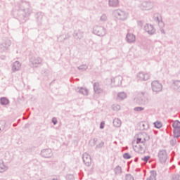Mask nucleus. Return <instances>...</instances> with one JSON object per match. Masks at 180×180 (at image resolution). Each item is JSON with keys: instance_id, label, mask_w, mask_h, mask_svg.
Segmentation results:
<instances>
[{"instance_id": "obj_1", "label": "nucleus", "mask_w": 180, "mask_h": 180, "mask_svg": "<svg viewBox=\"0 0 180 180\" xmlns=\"http://www.w3.org/2000/svg\"><path fill=\"white\" fill-rule=\"evenodd\" d=\"M31 13L30 3L23 0H21L20 3H16L13 9V15L20 23H26V20Z\"/></svg>"}, {"instance_id": "obj_2", "label": "nucleus", "mask_w": 180, "mask_h": 180, "mask_svg": "<svg viewBox=\"0 0 180 180\" xmlns=\"http://www.w3.org/2000/svg\"><path fill=\"white\" fill-rule=\"evenodd\" d=\"M113 15L119 20H126V19H127V18L129 17V13L120 9L115 10L113 12Z\"/></svg>"}, {"instance_id": "obj_3", "label": "nucleus", "mask_w": 180, "mask_h": 180, "mask_svg": "<svg viewBox=\"0 0 180 180\" xmlns=\"http://www.w3.org/2000/svg\"><path fill=\"white\" fill-rule=\"evenodd\" d=\"M93 33L100 37H103L106 35L107 30L103 26L95 25L93 28Z\"/></svg>"}, {"instance_id": "obj_4", "label": "nucleus", "mask_w": 180, "mask_h": 180, "mask_svg": "<svg viewBox=\"0 0 180 180\" xmlns=\"http://www.w3.org/2000/svg\"><path fill=\"white\" fill-rule=\"evenodd\" d=\"M30 63L33 68H37L39 65H41L43 63V58L39 56H32L30 58Z\"/></svg>"}, {"instance_id": "obj_5", "label": "nucleus", "mask_w": 180, "mask_h": 180, "mask_svg": "<svg viewBox=\"0 0 180 180\" xmlns=\"http://www.w3.org/2000/svg\"><path fill=\"white\" fill-rule=\"evenodd\" d=\"M158 158L160 164H165L168 160V153L167 150L162 149L158 151Z\"/></svg>"}, {"instance_id": "obj_6", "label": "nucleus", "mask_w": 180, "mask_h": 180, "mask_svg": "<svg viewBox=\"0 0 180 180\" xmlns=\"http://www.w3.org/2000/svg\"><path fill=\"white\" fill-rule=\"evenodd\" d=\"M151 89L153 92L158 94V92H161V91H162V84L157 80L153 81L151 83Z\"/></svg>"}, {"instance_id": "obj_7", "label": "nucleus", "mask_w": 180, "mask_h": 180, "mask_svg": "<svg viewBox=\"0 0 180 180\" xmlns=\"http://www.w3.org/2000/svg\"><path fill=\"white\" fill-rule=\"evenodd\" d=\"M137 78L139 81H148L151 78L150 72H140L137 75Z\"/></svg>"}, {"instance_id": "obj_8", "label": "nucleus", "mask_w": 180, "mask_h": 180, "mask_svg": "<svg viewBox=\"0 0 180 180\" xmlns=\"http://www.w3.org/2000/svg\"><path fill=\"white\" fill-rule=\"evenodd\" d=\"M143 30L150 36H153V34L155 33V28H154V25L151 24H146L143 27Z\"/></svg>"}, {"instance_id": "obj_9", "label": "nucleus", "mask_w": 180, "mask_h": 180, "mask_svg": "<svg viewBox=\"0 0 180 180\" xmlns=\"http://www.w3.org/2000/svg\"><path fill=\"white\" fill-rule=\"evenodd\" d=\"M11 44H12V42L9 39H7L4 41L2 44H0V53H4V51H6V50L9 49Z\"/></svg>"}, {"instance_id": "obj_10", "label": "nucleus", "mask_w": 180, "mask_h": 180, "mask_svg": "<svg viewBox=\"0 0 180 180\" xmlns=\"http://www.w3.org/2000/svg\"><path fill=\"white\" fill-rule=\"evenodd\" d=\"M154 5L151 1H143L140 5V8L142 11H150V9H153Z\"/></svg>"}, {"instance_id": "obj_11", "label": "nucleus", "mask_w": 180, "mask_h": 180, "mask_svg": "<svg viewBox=\"0 0 180 180\" xmlns=\"http://www.w3.org/2000/svg\"><path fill=\"white\" fill-rule=\"evenodd\" d=\"M82 160L86 167L91 166L92 160L91 159V155H89L88 153H85L83 154Z\"/></svg>"}, {"instance_id": "obj_12", "label": "nucleus", "mask_w": 180, "mask_h": 180, "mask_svg": "<svg viewBox=\"0 0 180 180\" xmlns=\"http://www.w3.org/2000/svg\"><path fill=\"white\" fill-rule=\"evenodd\" d=\"M122 79H123L122 76H117L111 79V83L114 84V86H119L122 85Z\"/></svg>"}, {"instance_id": "obj_13", "label": "nucleus", "mask_w": 180, "mask_h": 180, "mask_svg": "<svg viewBox=\"0 0 180 180\" xmlns=\"http://www.w3.org/2000/svg\"><path fill=\"white\" fill-rule=\"evenodd\" d=\"M41 155L44 158H50L53 155V153L51 152V149L47 148V149H44L41 152Z\"/></svg>"}, {"instance_id": "obj_14", "label": "nucleus", "mask_w": 180, "mask_h": 180, "mask_svg": "<svg viewBox=\"0 0 180 180\" xmlns=\"http://www.w3.org/2000/svg\"><path fill=\"white\" fill-rule=\"evenodd\" d=\"M72 37H74V39H75V40H81V39L84 37V32L79 30H75L72 34Z\"/></svg>"}, {"instance_id": "obj_15", "label": "nucleus", "mask_w": 180, "mask_h": 180, "mask_svg": "<svg viewBox=\"0 0 180 180\" xmlns=\"http://www.w3.org/2000/svg\"><path fill=\"white\" fill-rule=\"evenodd\" d=\"M22 64H20V62L16 60L11 65V71H13V72H16V71H19V70H20Z\"/></svg>"}, {"instance_id": "obj_16", "label": "nucleus", "mask_w": 180, "mask_h": 180, "mask_svg": "<svg viewBox=\"0 0 180 180\" xmlns=\"http://www.w3.org/2000/svg\"><path fill=\"white\" fill-rule=\"evenodd\" d=\"M93 86H94V91L95 94H99L103 92V89H102V87H101V84H99V83L95 82L93 84Z\"/></svg>"}, {"instance_id": "obj_17", "label": "nucleus", "mask_w": 180, "mask_h": 180, "mask_svg": "<svg viewBox=\"0 0 180 180\" xmlns=\"http://www.w3.org/2000/svg\"><path fill=\"white\" fill-rule=\"evenodd\" d=\"M126 40L127 43H134V41H136V36L131 33H127Z\"/></svg>"}, {"instance_id": "obj_18", "label": "nucleus", "mask_w": 180, "mask_h": 180, "mask_svg": "<svg viewBox=\"0 0 180 180\" xmlns=\"http://www.w3.org/2000/svg\"><path fill=\"white\" fill-rule=\"evenodd\" d=\"M76 92H78L79 94L84 96L88 95V89L84 87H77L76 89Z\"/></svg>"}, {"instance_id": "obj_19", "label": "nucleus", "mask_w": 180, "mask_h": 180, "mask_svg": "<svg viewBox=\"0 0 180 180\" xmlns=\"http://www.w3.org/2000/svg\"><path fill=\"white\" fill-rule=\"evenodd\" d=\"M172 86L174 91H176L177 92H180V81L179 80H174Z\"/></svg>"}, {"instance_id": "obj_20", "label": "nucleus", "mask_w": 180, "mask_h": 180, "mask_svg": "<svg viewBox=\"0 0 180 180\" xmlns=\"http://www.w3.org/2000/svg\"><path fill=\"white\" fill-rule=\"evenodd\" d=\"M108 5L112 8L119 6V0H108Z\"/></svg>"}, {"instance_id": "obj_21", "label": "nucleus", "mask_w": 180, "mask_h": 180, "mask_svg": "<svg viewBox=\"0 0 180 180\" xmlns=\"http://www.w3.org/2000/svg\"><path fill=\"white\" fill-rule=\"evenodd\" d=\"M5 171H8V167L5 165L4 160H0V172H5Z\"/></svg>"}, {"instance_id": "obj_22", "label": "nucleus", "mask_w": 180, "mask_h": 180, "mask_svg": "<svg viewBox=\"0 0 180 180\" xmlns=\"http://www.w3.org/2000/svg\"><path fill=\"white\" fill-rule=\"evenodd\" d=\"M112 123L115 127H120L122 126V121L119 118H115Z\"/></svg>"}, {"instance_id": "obj_23", "label": "nucleus", "mask_w": 180, "mask_h": 180, "mask_svg": "<svg viewBox=\"0 0 180 180\" xmlns=\"http://www.w3.org/2000/svg\"><path fill=\"white\" fill-rule=\"evenodd\" d=\"M9 99H8V98L6 97H1L0 98V103L2 105H9Z\"/></svg>"}, {"instance_id": "obj_24", "label": "nucleus", "mask_w": 180, "mask_h": 180, "mask_svg": "<svg viewBox=\"0 0 180 180\" xmlns=\"http://www.w3.org/2000/svg\"><path fill=\"white\" fill-rule=\"evenodd\" d=\"M127 98V94L124 92H120L117 94V98L121 99V101H123V99H126Z\"/></svg>"}, {"instance_id": "obj_25", "label": "nucleus", "mask_w": 180, "mask_h": 180, "mask_svg": "<svg viewBox=\"0 0 180 180\" xmlns=\"http://www.w3.org/2000/svg\"><path fill=\"white\" fill-rule=\"evenodd\" d=\"M173 133H174V137L175 139H179V137H180V128L174 129Z\"/></svg>"}, {"instance_id": "obj_26", "label": "nucleus", "mask_w": 180, "mask_h": 180, "mask_svg": "<svg viewBox=\"0 0 180 180\" xmlns=\"http://www.w3.org/2000/svg\"><path fill=\"white\" fill-rule=\"evenodd\" d=\"M115 175H122V167L117 165L114 169Z\"/></svg>"}, {"instance_id": "obj_27", "label": "nucleus", "mask_w": 180, "mask_h": 180, "mask_svg": "<svg viewBox=\"0 0 180 180\" xmlns=\"http://www.w3.org/2000/svg\"><path fill=\"white\" fill-rule=\"evenodd\" d=\"M141 136L143 138L144 143H146V141H148V140H150V135H148L147 133H142L141 134Z\"/></svg>"}, {"instance_id": "obj_28", "label": "nucleus", "mask_w": 180, "mask_h": 180, "mask_svg": "<svg viewBox=\"0 0 180 180\" xmlns=\"http://www.w3.org/2000/svg\"><path fill=\"white\" fill-rule=\"evenodd\" d=\"M155 176H157V172L155 170L150 171V176H149V180H156Z\"/></svg>"}, {"instance_id": "obj_29", "label": "nucleus", "mask_w": 180, "mask_h": 180, "mask_svg": "<svg viewBox=\"0 0 180 180\" xmlns=\"http://www.w3.org/2000/svg\"><path fill=\"white\" fill-rule=\"evenodd\" d=\"M173 129H180V122L175 120L172 124Z\"/></svg>"}, {"instance_id": "obj_30", "label": "nucleus", "mask_w": 180, "mask_h": 180, "mask_svg": "<svg viewBox=\"0 0 180 180\" xmlns=\"http://www.w3.org/2000/svg\"><path fill=\"white\" fill-rule=\"evenodd\" d=\"M112 109L114 112H119L120 110V105L119 104H113L112 105Z\"/></svg>"}, {"instance_id": "obj_31", "label": "nucleus", "mask_w": 180, "mask_h": 180, "mask_svg": "<svg viewBox=\"0 0 180 180\" xmlns=\"http://www.w3.org/2000/svg\"><path fill=\"white\" fill-rule=\"evenodd\" d=\"M77 70H79V71H86V70H88V65H81L80 66L77 67Z\"/></svg>"}, {"instance_id": "obj_32", "label": "nucleus", "mask_w": 180, "mask_h": 180, "mask_svg": "<svg viewBox=\"0 0 180 180\" xmlns=\"http://www.w3.org/2000/svg\"><path fill=\"white\" fill-rule=\"evenodd\" d=\"M104 146H105V142L101 141L96 146L95 150H101V148H103Z\"/></svg>"}, {"instance_id": "obj_33", "label": "nucleus", "mask_w": 180, "mask_h": 180, "mask_svg": "<svg viewBox=\"0 0 180 180\" xmlns=\"http://www.w3.org/2000/svg\"><path fill=\"white\" fill-rule=\"evenodd\" d=\"M141 126L143 127V130H148V129H150V124H148L147 122L141 123Z\"/></svg>"}, {"instance_id": "obj_34", "label": "nucleus", "mask_w": 180, "mask_h": 180, "mask_svg": "<svg viewBox=\"0 0 180 180\" xmlns=\"http://www.w3.org/2000/svg\"><path fill=\"white\" fill-rule=\"evenodd\" d=\"M153 124L156 129H161L162 127V123H161V122L157 121L154 122Z\"/></svg>"}, {"instance_id": "obj_35", "label": "nucleus", "mask_w": 180, "mask_h": 180, "mask_svg": "<svg viewBox=\"0 0 180 180\" xmlns=\"http://www.w3.org/2000/svg\"><path fill=\"white\" fill-rule=\"evenodd\" d=\"M100 20L101 22H106V20H108V15H106V14H102Z\"/></svg>"}, {"instance_id": "obj_36", "label": "nucleus", "mask_w": 180, "mask_h": 180, "mask_svg": "<svg viewBox=\"0 0 180 180\" xmlns=\"http://www.w3.org/2000/svg\"><path fill=\"white\" fill-rule=\"evenodd\" d=\"M144 141H143V139L142 138V136L141 138H137L136 139V144H143V146H144Z\"/></svg>"}, {"instance_id": "obj_37", "label": "nucleus", "mask_w": 180, "mask_h": 180, "mask_svg": "<svg viewBox=\"0 0 180 180\" xmlns=\"http://www.w3.org/2000/svg\"><path fill=\"white\" fill-rule=\"evenodd\" d=\"M123 158H124V160H130V158H131V155H130V153H125L123 155Z\"/></svg>"}, {"instance_id": "obj_38", "label": "nucleus", "mask_w": 180, "mask_h": 180, "mask_svg": "<svg viewBox=\"0 0 180 180\" xmlns=\"http://www.w3.org/2000/svg\"><path fill=\"white\" fill-rule=\"evenodd\" d=\"M134 112H141V111L144 110V108H143V107H135L134 108Z\"/></svg>"}, {"instance_id": "obj_39", "label": "nucleus", "mask_w": 180, "mask_h": 180, "mask_svg": "<svg viewBox=\"0 0 180 180\" xmlns=\"http://www.w3.org/2000/svg\"><path fill=\"white\" fill-rule=\"evenodd\" d=\"M125 180H134V177L131 174H126Z\"/></svg>"}, {"instance_id": "obj_40", "label": "nucleus", "mask_w": 180, "mask_h": 180, "mask_svg": "<svg viewBox=\"0 0 180 180\" xmlns=\"http://www.w3.org/2000/svg\"><path fill=\"white\" fill-rule=\"evenodd\" d=\"M138 145L136 146V147H138V148L140 149V151H144V143L143 145L140 144V143H137Z\"/></svg>"}, {"instance_id": "obj_41", "label": "nucleus", "mask_w": 180, "mask_h": 180, "mask_svg": "<svg viewBox=\"0 0 180 180\" xmlns=\"http://www.w3.org/2000/svg\"><path fill=\"white\" fill-rule=\"evenodd\" d=\"M172 180H180L179 174H174L172 176Z\"/></svg>"}, {"instance_id": "obj_42", "label": "nucleus", "mask_w": 180, "mask_h": 180, "mask_svg": "<svg viewBox=\"0 0 180 180\" xmlns=\"http://www.w3.org/2000/svg\"><path fill=\"white\" fill-rule=\"evenodd\" d=\"M66 180H74V175H72V174H68L66 176Z\"/></svg>"}, {"instance_id": "obj_43", "label": "nucleus", "mask_w": 180, "mask_h": 180, "mask_svg": "<svg viewBox=\"0 0 180 180\" xmlns=\"http://www.w3.org/2000/svg\"><path fill=\"white\" fill-rule=\"evenodd\" d=\"M150 160V156H145L142 158V161H144L145 162H147Z\"/></svg>"}, {"instance_id": "obj_44", "label": "nucleus", "mask_w": 180, "mask_h": 180, "mask_svg": "<svg viewBox=\"0 0 180 180\" xmlns=\"http://www.w3.org/2000/svg\"><path fill=\"white\" fill-rule=\"evenodd\" d=\"M70 37H71V35L70 34H66L65 35V37H63V40H68V39H70Z\"/></svg>"}, {"instance_id": "obj_45", "label": "nucleus", "mask_w": 180, "mask_h": 180, "mask_svg": "<svg viewBox=\"0 0 180 180\" xmlns=\"http://www.w3.org/2000/svg\"><path fill=\"white\" fill-rule=\"evenodd\" d=\"M41 19H43V15H39V17L37 18V22H39V23L41 22Z\"/></svg>"}, {"instance_id": "obj_46", "label": "nucleus", "mask_w": 180, "mask_h": 180, "mask_svg": "<svg viewBox=\"0 0 180 180\" xmlns=\"http://www.w3.org/2000/svg\"><path fill=\"white\" fill-rule=\"evenodd\" d=\"M137 25L139 26V27H143V21L139 20L137 21Z\"/></svg>"}, {"instance_id": "obj_47", "label": "nucleus", "mask_w": 180, "mask_h": 180, "mask_svg": "<svg viewBox=\"0 0 180 180\" xmlns=\"http://www.w3.org/2000/svg\"><path fill=\"white\" fill-rule=\"evenodd\" d=\"M100 129H105V122H101L100 124Z\"/></svg>"}, {"instance_id": "obj_48", "label": "nucleus", "mask_w": 180, "mask_h": 180, "mask_svg": "<svg viewBox=\"0 0 180 180\" xmlns=\"http://www.w3.org/2000/svg\"><path fill=\"white\" fill-rule=\"evenodd\" d=\"M170 144H171L172 146H175V144H176V141H175V140H174V139H172V140L170 141Z\"/></svg>"}, {"instance_id": "obj_49", "label": "nucleus", "mask_w": 180, "mask_h": 180, "mask_svg": "<svg viewBox=\"0 0 180 180\" xmlns=\"http://www.w3.org/2000/svg\"><path fill=\"white\" fill-rule=\"evenodd\" d=\"M52 123H53L54 125L57 124V118H52Z\"/></svg>"}, {"instance_id": "obj_50", "label": "nucleus", "mask_w": 180, "mask_h": 180, "mask_svg": "<svg viewBox=\"0 0 180 180\" xmlns=\"http://www.w3.org/2000/svg\"><path fill=\"white\" fill-rule=\"evenodd\" d=\"M96 141H98V139L94 138L93 139V144H94V146H95V144H96Z\"/></svg>"}, {"instance_id": "obj_51", "label": "nucleus", "mask_w": 180, "mask_h": 180, "mask_svg": "<svg viewBox=\"0 0 180 180\" xmlns=\"http://www.w3.org/2000/svg\"><path fill=\"white\" fill-rule=\"evenodd\" d=\"M160 31V33H162V34H165V31L164 30V29L161 28Z\"/></svg>"}, {"instance_id": "obj_52", "label": "nucleus", "mask_w": 180, "mask_h": 180, "mask_svg": "<svg viewBox=\"0 0 180 180\" xmlns=\"http://www.w3.org/2000/svg\"><path fill=\"white\" fill-rule=\"evenodd\" d=\"M60 39H63V35H60L59 37H58V41H63V40H60Z\"/></svg>"}, {"instance_id": "obj_53", "label": "nucleus", "mask_w": 180, "mask_h": 180, "mask_svg": "<svg viewBox=\"0 0 180 180\" xmlns=\"http://www.w3.org/2000/svg\"><path fill=\"white\" fill-rule=\"evenodd\" d=\"M0 58H1V60H5L6 56H0Z\"/></svg>"}, {"instance_id": "obj_54", "label": "nucleus", "mask_w": 180, "mask_h": 180, "mask_svg": "<svg viewBox=\"0 0 180 180\" xmlns=\"http://www.w3.org/2000/svg\"><path fill=\"white\" fill-rule=\"evenodd\" d=\"M139 161V158H136L135 159H134V162H137Z\"/></svg>"}, {"instance_id": "obj_55", "label": "nucleus", "mask_w": 180, "mask_h": 180, "mask_svg": "<svg viewBox=\"0 0 180 180\" xmlns=\"http://www.w3.org/2000/svg\"><path fill=\"white\" fill-rule=\"evenodd\" d=\"M17 124H13V127H16Z\"/></svg>"}, {"instance_id": "obj_56", "label": "nucleus", "mask_w": 180, "mask_h": 180, "mask_svg": "<svg viewBox=\"0 0 180 180\" xmlns=\"http://www.w3.org/2000/svg\"><path fill=\"white\" fill-rule=\"evenodd\" d=\"M51 180H58L57 179H52Z\"/></svg>"}, {"instance_id": "obj_57", "label": "nucleus", "mask_w": 180, "mask_h": 180, "mask_svg": "<svg viewBox=\"0 0 180 180\" xmlns=\"http://www.w3.org/2000/svg\"><path fill=\"white\" fill-rule=\"evenodd\" d=\"M157 19H158V22L160 21V19L158 18H157Z\"/></svg>"}, {"instance_id": "obj_58", "label": "nucleus", "mask_w": 180, "mask_h": 180, "mask_svg": "<svg viewBox=\"0 0 180 180\" xmlns=\"http://www.w3.org/2000/svg\"><path fill=\"white\" fill-rule=\"evenodd\" d=\"M3 129H5V125H4Z\"/></svg>"}, {"instance_id": "obj_59", "label": "nucleus", "mask_w": 180, "mask_h": 180, "mask_svg": "<svg viewBox=\"0 0 180 180\" xmlns=\"http://www.w3.org/2000/svg\"><path fill=\"white\" fill-rule=\"evenodd\" d=\"M114 143H115V144H117V142H116V141H115Z\"/></svg>"}, {"instance_id": "obj_60", "label": "nucleus", "mask_w": 180, "mask_h": 180, "mask_svg": "<svg viewBox=\"0 0 180 180\" xmlns=\"http://www.w3.org/2000/svg\"><path fill=\"white\" fill-rule=\"evenodd\" d=\"M1 130H2V129L0 127V131H1Z\"/></svg>"}, {"instance_id": "obj_61", "label": "nucleus", "mask_w": 180, "mask_h": 180, "mask_svg": "<svg viewBox=\"0 0 180 180\" xmlns=\"http://www.w3.org/2000/svg\"><path fill=\"white\" fill-rule=\"evenodd\" d=\"M147 180H148V179H147Z\"/></svg>"}]
</instances>
